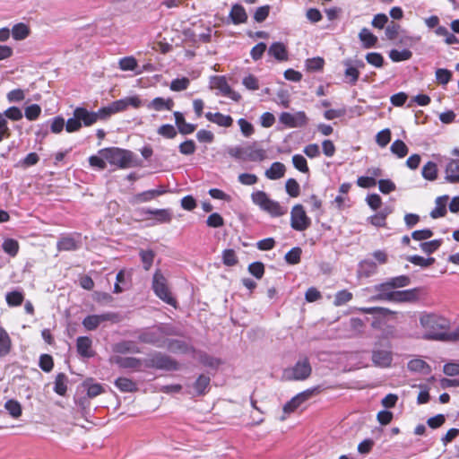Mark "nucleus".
Wrapping results in <instances>:
<instances>
[{
  "mask_svg": "<svg viewBox=\"0 0 459 459\" xmlns=\"http://www.w3.org/2000/svg\"><path fill=\"white\" fill-rule=\"evenodd\" d=\"M205 117L208 121L223 127H230L233 124V118L230 116L220 112H207Z\"/></svg>",
  "mask_w": 459,
  "mask_h": 459,
  "instance_id": "obj_21",
  "label": "nucleus"
},
{
  "mask_svg": "<svg viewBox=\"0 0 459 459\" xmlns=\"http://www.w3.org/2000/svg\"><path fill=\"white\" fill-rule=\"evenodd\" d=\"M366 60L368 64L377 68H380L384 65V57L380 53L371 52L366 55Z\"/></svg>",
  "mask_w": 459,
  "mask_h": 459,
  "instance_id": "obj_60",
  "label": "nucleus"
},
{
  "mask_svg": "<svg viewBox=\"0 0 459 459\" xmlns=\"http://www.w3.org/2000/svg\"><path fill=\"white\" fill-rule=\"evenodd\" d=\"M67 377L64 373L56 375L55 379L54 391L59 395H65L67 390Z\"/></svg>",
  "mask_w": 459,
  "mask_h": 459,
  "instance_id": "obj_44",
  "label": "nucleus"
},
{
  "mask_svg": "<svg viewBox=\"0 0 459 459\" xmlns=\"http://www.w3.org/2000/svg\"><path fill=\"white\" fill-rule=\"evenodd\" d=\"M3 250L11 256H15L19 251V244L15 239L7 238L3 242Z\"/></svg>",
  "mask_w": 459,
  "mask_h": 459,
  "instance_id": "obj_48",
  "label": "nucleus"
},
{
  "mask_svg": "<svg viewBox=\"0 0 459 459\" xmlns=\"http://www.w3.org/2000/svg\"><path fill=\"white\" fill-rule=\"evenodd\" d=\"M138 340L143 343L155 345L159 348L166 346L165 330L161 325L138 330Z\"/></svg>",
  "mask_w": 459,
  "mask_h": 459,
  "instance_id": "obj_8",
  "label": "nucleus"
},
{
  "mask_svg": "<svg viewBox=\"0 0 459 459\" xmlns=\"http://www.w3.org/2000/svg\"><path fill=\"white\" fill-rule=\"evenodd\" d=\"M408 369L411 372H418L428 375L431 372V368L421 359H413L408 362Z\"/></svg>",
  "mask_w": 459,
  "mask_h": 459,
  "instance_id": "obj_31",
  "label": "nucleus"
},
{
  "mask_svg": "<svg viewBox=\"0 0 459 459\" xmlns=\"http://www.w3.org/2000/svg\"><path fill=\"white\" fill-rule=\"evenodd\" d=\"M346 69L344 71V75L349 79V82L351 85H355L359 77V71L357 70V67L352 66V61L348 59L343 62Z\"/></svg>",
  "mask_w": 459,
  "mask_h": 459,
  "instance_id": "obj_36",
  "label": "nucleus"
},
{
  "mask_svg": "<svg viewBox=\"0 0 459 459\" xmlns=\"http://www.w3.org/2000/svg\"><path fill=\"white\" fill-rule=\"evenodd\" d=\"M90 113L95 115L94 124L99 120H105L115 114L111 103L107 106L100 108L98 111H90Z\"/></svg>",
  "mask_w": 459,
  "mask_h": 459,
  "instance_id": "obj_49",
  "label": "nucleus"
},
{
  "mask_svg": "<svg viewBox=\"0 0 459 459\" xmlns=\"http://www.w3.org/2000/svg\"><path fill=\"white\" fill-rule=\"evenodd\" d=\"M174 117H175V122L178 128V131L182 134H190L195 130L196 126L194 124L186 122L184 115L181 112L175 111Z\"/></svg>",
  "mask_w": 459,
  "mask_h": 459,
  "instance_id": "obj_24",
  "label": "nucleus"
},
{
  "mask_svg": "<svg viewBox=\"0 0 459 459\" xmlns=\"http://www.w3.org/2000/svg\"><path fill=\"white\" fill-rule=\"evenodd\" d=\"M442 242L443 241L441 238L434 239L428 242H422L420 243V247L424 253L430 255L440 247Z\"/></svg>",
  "mask_w": 459,
  "mask_h": 459,
  "instance_id": "obj_52",
  "label": "nucleus"
},
{
  "mask_svg": "<svg viewBox=\"0 0 459 459\" xmlns=\"http://www.w3.org/2000/svg\"><path fill=\"white\" fill-rule=\"evenodd\" d=\"M286 169L284 164L279 161L273 162L271 167L265 170V177L271 180H276L282 178L285 174Z\"/></svg>",
  "mask_w": 459,
  "mask_h": 459,
  "instance_id": "obj_30",
  "label": "nucleus"
},
{
  "mask_svg": "<svg viewBox=\"0 0 459 459\" xmlns=\"http://www.w3.org/2000/svg\"><path fill=\"white\" fill-rule=\"evenodd\" d=\"M372 362L378 368H388L393 361L392 347L389 342L385 345L376 343L372 350Z\"/></svg>",
  "mask_w": 459,
  "mask_h": 459,
  "instance_id": "obj_9",
  "label": "nucleus"
},
{
  "mask_svg": "<svg viewBox=\"0 0 459 459\" xmlns=\"http://www.w3.org/2000/svg\"><path fill=\"white\" fill-rule=\"evenodd\" d=\"M174 100L171 98L156 97L152 100L145 104L147 109L158 112L170 111L174 108Z\"/></svg>",
  "mask_w": 459,
  "mask_h": 459,
  "instance_id": "obj_18",
  "label": "nucleus"
},
{
  "mask_svg": "<svg viewBox=\"0 0 459 459\" xmlns=\"http://www.w3.org/2000/svg\"><path fill=\"white\" fill-rule=\"evenodd\" d=\"M82 240L80 234L62 236L57 243L58 251H75L81 247Z\"/></svg>",
  "mask_w": 459,
  "mask_h": 459,
  "instance_id": "obj_14",
  "label": "nucleus"
},
{
  "mask_svg": "<svg viewBox=\"0 0 459 459\" xmlns=\"http://www.w3.org/2000/svg\"><path fill=\"white\" fill-rule=\"evenodd\" d=\"M91 340L87 336H80L76 341V348L78 353L84 358H91L93 356L91 351Z\"/></svg>",
  "mask_w": 459,
  "mask_h": 459,
  "instance_id": "obj_23",
  "label": "nucleus"
},
{
  "mask_svg": "<svg viewBox=\"0 0 459 459\" xmlns=\"http://www.w3.org/2000/svg\"><path fill=\"white\" fill-rule=\"evenodd\" d=\"M210 377L204 374L200 375L194 384V389L196 395H203L206 393L210 385Z\"/></svg>",
  "mask_w": 459,
  "mask_h": 459,
  "instance_id": "obj_38",
  "label": "nucleus"
},
{
  "mask_svg": "<svg viewBox=\"0 0 459 459\" xmlns=\"http://www.w3.org/2000/svg\"><path fill=\"white\" fill-rule=\"evenodd\" d=\"M5 300L9 307H18L24 300L23 292L21 290H13L5 294Z\"/></svg>",
  "mask_w": 459,
  "mask_h": 459,
  "instance_id": "obj_40",
  "label": "nucleus"
},
{
  "mask_svg": "<svg viewBox=\"0 0 459 459\" xmlns=\"http://www.w3.org/2000/svg\"><path fill=\"white\" fill-rule=\"evenodd\" d=\"M412 53L409 49H392L389 53V57L393 62H402L411 59Z\"/></svg>",
  "mask_w": 459,
  "mask_h": 459,
  "instance_id": "obj_45",
  "label": "nucleus"
},
{
  "mask_svg": "<svg viewBox=\"0 0 459 459\" xmlns=\"http://www.w3.org/2000/svg\"><path fill=\"white\" fill-rule=\"evenodd\" d=\"M4 408L13 418H18L22 415V406L15 400H8L4 404Z\"/></svg>",
  "mask_w": 459,
  "mask_h": 459,
  "instance_id": "obj_50",
  "label": "nucleus"
},
{
  "mask_svg": "<svg viewBox=\"0 0 459 459\" xmlns=\"http://www.w3.org/2000/svg\"><path fill=\"white\" fill-rule=\"evenodd\" d=\"M302 250L299 247H295L291 248L289 252L285 255V261L289 264H297L300 261V255H301Z\"/></svg>",
  "mask_w": 459,
  "mask_h": 459,
  "instance_id": "obj_51",
  "label": "nucleus"
},
{
  "mask_svg": "<svg viewBox=\"0 0 459 459\" xmlns=\"http://www.w3.org/2000/svg\"><path fill=\"white\" fill-rule=\"evenodd\" d=\"M166 192L165 189H151L147 191H143L134 195V201L137 203H146L157 196L163 195Z\"/></svg>",
  "mask_w": 459,
  "mask_h": 459,
  "instance_id": "obj_35",
  "label": "nucleus"
},
{
  "mask_svg": "<svg viewBox=\"0 0 459 459\" xmlns=\"http://www.w3.org/2000/svg\"><path fill=\"white\" fill-rule=\"evenodd\" d=\"M281 124L289 128L302 127L307 124V117L304 111H298L294 114L282 112L279 117Z\"/></svg>",
  "mask_w": 459,
  "mask_h": 459,
  "instance_id": "obj_12",
  "label": "nucleus"
},
{
  "mask_svg": "<svg viewBox=\"0 0 459 459\" xmlns=\"http://www.w3.org/2000/svg\"><path fill=\"white\" fill-rule=\"evenodd\" d=\"M211 84L212 88L219 90L223 96L229 97L234 101L240 100L241 95L231 89L224 76L213 77Z\"/></svg>",
  "mask_w": 459,
  "mask_h": 459,
  "instance_id": "obj_13",
  "label": "nucleus"
},
{
  "mask_svg": "<svg viewBox=\"0 0 459 459\" xmlns=\"http://www.w3.org/2000/svg\"><path fill=\"white\" fill-rule=\"evenodd\" d=\"M197 359L204 366L211 368H217L221 363L220 359L210 356L206 352H199Z\"/></svg>",
  "mask_w": 459,
  "mask_h": 459,
  "instance_id": "obj_41",
  "label": "nucleus"
},
{
  "mask_svg": "<svg viewBox=\"0 0 459 459\" xmlns=\"http://www.w3.org/2000/svg\"><path fill=\"white\" fill-rule=\"evenodd\" d=\"M10 31L15 40H22L26 39L30 34L29 27L22 22L13 25Z\"/></svg>",
  "mask_w": 459,
  "mask_h": 459,
  "instance_id": "obj_37",
  "label": "nucleus"
},
{
  "mask_svg": "<svg viewBox=\"0 0 459 459\" xmlns=\"http://www.w3.org/2000/svg\"><path fill=\"white\" fill-rule=\"evenodd\" d=\"M145 365L148 368L169 371L178 369V365L176 360L160 352L152 355L148 359H146Z\"/></svg>",
  "mask_w": 459,
  "mask_h": 459,
  "instance_id": "obj_11",
  "label": "nucleus"
},
{
  "mask_svg": "<svg viewBox=\"0 0 459 459\" xmlns=\"http://www.w3.org/2000/svg\"><path fill=\"white\" fill-rule=\"evenodd\" d=\"M229 16L235 25L245 23L247 21V13L245 8L239 4L232 5Z\"/></svg>",
  "mask_w": 459,
  "mask_h": 459,
  "instance_id": "obj_22",
  "label": "nucleus"
},
{
  "mask_svg": "<svg viewBox=\"0 0 459 459\" xmlns=\"http://www.w3.org/2000/svg\"><path fill=\"white\" fill-rule=\"evenodd\" d=\"M285 189L290 197H297L300 193V186L296 179L289 178L285 184Z\"/></svg>",
  "mask_w": 459,
  "mask_h": 459,
  "instance_id": "obj_56",
  "label": "nucleus"
},
{
  "mask_svg": "<svg viewBox=\"0 0 459 459\" xmlns=\"http://www.w3.org/2000/svg\"><path fill=\"white\" fill-rule=\"evenodd\" d=\"M137 67V61L133 56H126L119 60V68L122 71H134Z\"/></svg>",
  "mask_w": 459,
  "mask_h": 459,
  "instance_id": "obj_58",
  "label": "nucleus"
},
{
  "mask_svg": "<svg viewBox=\"0 0 459 459\" xmlns=\"http://www.w3.org/2000/svg\"><path fill=\"white\" fill-rule=\"evenodd\" d=\"M11 338L7 332L0 326V357H4L10 352Z\"/></svg>",
  "mask_w": 459,
  "mask_h": 459,
  "instance_id": "obj_39",
  "label": "nucleus"
},
{
  "mask_svg": "<svg viewBox=\"0 0 459 459\" xmlns=\"http://www.w3.org/2000/svg\"><path fill=\"white\" fill-rule=\"evenodd\" d=\"M448 195L438 196L435 201V208L430 212V217L437 219L444 217L446 214V204Z\"/></svg>",
  "mask_w": 459,
  "mask_h": 459,
  "instance_id": "obj_28",
  "label": "nucleus"
},
{
  "mask_svg": "<svg viewBox=\"0 0 459 459\" xmlns=\"http://www.w3.org/2000/svg\"><path fill=\"white\" fill-rule=\"evenodd\" d=\"M312 368L307 358L299 359L294 366L283 370V378L289 381H303L309 377Z\"/></svg>",
  "mask_w": 459,
  "mask_h": 459,
  "instance_id": "obj_7",
  "label": "nucleus"
},
{
  "mask_svg": "<svg viewBox=\"0 0 459 459\" xmlns=\"http://www.w3.org/2000/svg\"><path fill=\"white\" fill-rule=\"evenodd\" d=\"M390 151L393 154L397 156L399 159L404 158L409 152L407 145L402 140H395L390 147Z\"/></svg>",
  "mask_w": 459,
  "mask_h": 459,
  "instance_id": "obj_43",
  "label": "nucleus"
},
{
  "mask_svg": "<svg viewBox=\"0 0 459 459\" xmlns=\"http://www.w3.org/2000/svg\"><path fill=\"white\" fill-rule=\"evenodd\" d=\"M248 272L256 279H261L264 273V266L261 262H253L248 265Z\"/></svg>",
  "mask_w": 459,
  "mask_h": 459,
  "instance_id": "obj_63",
  "label": "nucleus"
},
{
  "mask_svg": "<svg viewBox=\"0 0 459 459\" xmlns=\"http://www.w3.org/2000/svg\"><path fill=\"white\" fill-rule=\"evenodd\" d=\"M377 263L372 260L365 259V260L361 261L359 264V273L361 276L370 277V276L374 275L377 273Z\"/></svg>",
  "mask_w": 459,
  "mask_h": 459,
  "instance_id": "obj_33",
  "label": "nucleus"
},
{
  "mask_svg": "<svg viewBox=\"0 0 459 459\" xmlns=\"http://www.w3.org/2000/svg\"><path fill=\"white\" fill-rule=\"evenodd\" d=\"M421 175L427 180H435L437 177V164L433 161H428L422 168Z\"/></svg>",
  "mask_w": 459,
  "mask_h": 459,
  "instance_id": "obj_42",
  "label": "nucleus"
},
{
  "mask_svg": "<svg viewBox=\"0 0 459 459\" xmlns=\"http://www.w3.org/2000/svg\"><path fill=\"white\" fill-rule=\"evenodd\" d=\"M359 39L364 48H370L376 46L377 38L368 29L363 28L359 33Z\"/></svg>",
  "mask_w": 459,
  "mask_h": 459,
  "instance_id": "obj_34",
  "label": "nucleus"
},
{
  "mask_svg": "<svg viewBox=\"0 0 459 459\" xmlns=\"http://www.w3.org/2000/svg\"><path fill=\"white\" fill-rule=\"evenodd\" d=\"M446 180L449 183H459V160H451L446 168Z\"/></svg>",
  "mask_w": 459,
  "mask_h": 459,
  "instance_id": "obj_26",
  "label": "nucleus"
},
{
  "mask_svg": "<svg viewBox=\"0 0 459 459\" xmlns=\"http://www.w3.org/2000/svg\"><path fill=\"white\" fill-rule=\"evenodd\" d=\"M407 260L414 265H418L423 268L429 267L435 263L434 257L424 258L423 256L418 255H410L407 257Z\"/></svg>",
  "mask_w": 459,
  "mask_h": 459,
  "instance_id": "obj_47",
  "label": "nucleus"
},
{
  "mask_svg": "<svg viewBox=\"0 0 459 459\" xmlns=\"http://www.w3.org/2000/svg\"><path fill=\"white\" fill-rule=\"evenodd\" d=\"M391 141V131L388 128L383 129L376 135V142L380 147H385Z\"/></svg>",
  "mask_w": 459,
  "mask_h": 459,
  "instance_id": "obj_59",
  "label": "nucleus"
},
{
  "mask_svg": "<svg viewBox=\"0 0 459 459\" xmlns=\"http://www.w3.org/2000/svg\"><path fill=\"white\" fill-rule=\"evenodd\" d=\"M420 324L424 330V339L446 341L450 326L447 318L433 313H425L420 316Z\"/></svg>",
  "mask_w": 459,
  "mask_h": 459,
  "instance_id": "obj_1",
  "label": "nucleus"
},
{
  "mask_svg": "<svg viewBox=\"0 0 459 459\" xmlns=\"http://www.w3.org/2000/svg\"><path fill=\"white\" fill-rule=\"evenodd\" d=\"M292 163L295 169H297L302 173H307L309 171L307 160L301 154L293 155Z\"/></svg>",
  "mask_w": 459,
  "mask_h": 459,
  "instance_id": "obj_54",
  "label": "nucleus"
},
{
  "mask_svg": "<svg viewBox=\"0 0 459 459\" xmlns=\"http://www.w3.org/2000/svg\"><path fill=\"white\" fill-rule=\"evenodd\" d=\"M377 294L371 298L373 301H390L393 289L387 281L374 286Z\"/></svg>",
  "mask_w": 459,
  "mask_h": 459,
  "instance_id": "obj_20",
  "label": "nucleus"
},
{
  "mask_svg": "<svg viewBox=\"0 0 459 459\" xmlns=\"http://www.w3.org/2000/svg\"><path fill=\"white\" fill-rule=\"evenodd\" d=\"M251 200L262 211L269 213L272 217H281L287 213L288 208L282 206L279 202L274 201L262 190L255 191L251 194Z\"/></svg>",
  "mask_w": 459,
  "mask_h": 459,
  "instance_id": "obj_2",
  "label": "nucleus"
},
{
  "mask_svg": "<svg viewBox=\"0 0 459 459\" xmlns=\"http://www.w3.org/2000/svg\"><path fill=\"white\" fill-rule=\"evenodd\" d=\"M116 353H139L140 348L133 341H122L113 346Z\"/></svg>",
  "mask_w": 459,
  "mask_h": 459,
  "instance_id": "obj_29",
  "label": "nucleus"
},
{
  "mask_svg": "<svg viewBox=\"0 0 459 459\" xmlns=\"http://www.w3.org/2000/svg\"><path fill=\"white\" fill-rule=\"evenodd\" d=\"M268 54L278 61H285L288 59L287 48L281 42H273L269 47Z\"/></svg>",
  "mask_w": 459,
  "mask_h": 459,
  "instance_id": "obj_27",
  "label": "nucleus"
},
{
  "mask_svg": "<svg viewBox=\"0 0 459 459\" xmlns=\"http://www.w3.org/2000/svg\"><path fill=\"white\" fill-rule=\"evenodd\" d=\"M393 290L403 288L411 283V279L407 275H400L396 277L389 278L386 281Z\"/></svg>",
  "mask_w": 459,
  "mask_h": 459,
  "instance_id": "obj_46",
  "label": "nucleus"
},
{
  "mask_svg": "<svg viewBox=\"0 0 459 459\" xmlns=\"http://www.w3.org/2000/svg\"><path fill=\"white\" fill-rule=\"evenodd\" d=\"M152 288L159 299L176 307L177 300L172 297L168 285V281L160 270H157L152 276Z\"/></svg>",
  "mask_w": 459,
  "mask_h": 459,
  "instance_id": "obj_6",
  "label": "nucleus"
},
{
  "mask_svg": "<svg viewBox=\"0 0 459 459\" xmlns=\"http://www.w3.org/2000/svg\"><path fill=\"white\" fill-rule=\"evenodd\" d=\"M435 74L437 82L442 85H446L452 78V72L445 68L437 69Z\"/></svg>",
  "mask_w": 459,
  "mask_h": 459,
  "instance_id": "obj_57",
  "label": "nucleus"
},
{
  "mask_svg": "<svg viewBox=\"0 0 459 459\" xmlns=\"http://www.w3.org/2000/svg\"><path fill=\"white\" fill-rule=\"evenodd\" d=\"M139 255L141 257V261L143 264L144 270L148 271L152 265L153 259L155 256L154 252L151 249L141 250Z\"/></svg>",
  "mask_w": 459,
  "mask_h": 459,
  "instance_id": "obj_53",
  "label": "nucleus"
},
{
  "mask_svg": "<svg viewBox=\"0 0 459 459\" xmlns=\"http://www.w3.org/2000/svg\"><path fill=\"white\" fill-rule=\"evenodd\" d=\"M41 114V108L38 104H31L25 108V117L28 120H36Z\"/></svg>",
  "mask_w": 459,
  "mask_h": 459,
  "instance_id": "obj_64",
  "label": "nucleus"
},
{
  "mask_svg": "<svg viewBox=\"0 0 459 459\" xmlns=\"http://www.w3.org/2000/svg\"><path fill=\"white\" fill-rule=\"evenodd\" d=\"M115 385L123 393H133L138 390L137 384L127 377L117 378Z\"/></svg>",
  "mask_w": 459,
  "mask_h": 459,
  "instance_id": "obj_32",
  "label": "nucleus"
},
{
  "mask_svg": "<svg viewBox=\"0 0 459 459\" xmlns=\"http://www.w3.org/2000/svg\"><path fill=\"white\" fill-rule=\"evenodd\" d=\"M143 213L155 218L157 223H169L172 220V212L169 209H143Z\"/></svg>",
  "mask_w": 459,
  "mask_h": 459,
  "instance_id": "obj_19",
  "label": "nucleus"
},
{
  "mask_svg": "<svg viewBox=\"0 0 459 459\" xmlns=\"http://www.w3.org/2000/svg\"><path fill=\"white\" fill-rule=\"evenodd\" d=\"M112 361L122 368H137L142 363L138 358L121 356H114Z\"/></svg>",
  "mask_w": 459,
  "mask_h": 459,
  "instance_id": "obj_25",
  "label": "nucleus"
},
{
  "mask_svg": "<svg viewBox=\"0 0 459 459\" xmlns=\"http://www.w3.org/2000/svg\"><path fill=\"white\" fill-rule=\"evenodd\" d=\"M116 317V314L108 312L101 315H91L87 316L82 320V325L88 331H93L98 328V326L105 321L113 320Z\"/></svg>",
  "mask_w": 459,
  "mask_h": 459,
  "instance_id": "obj_15",
  "label": "nucleus"
},
{
  "mask_svg": "<svg viewBox=\"0 0 459 459\" xmlns=\"http://www.w3.org/2000/svg\"><path fill=\"white\" fill-rule=\"evenodd\" d=\"M351 299L352 293L346 290H342L335 294L333 304L337 307H340L348 303L350 300H351Z\"/></svg>",
  "mask_w": 459,
  "mask_h": 459,
  "instance_id": "obj_55",
  "label": "nucleus"
},
{
  "mask_svg": "<svg viewBox=\"0 0 459 459\" xmlns=\"http://www.w3.org/2000/svg\"><path fill=\"white\" fill-rule=\"evenodd\" d=\"M99 154L103 156L109 164L121 169H127L132 166L134 154L130 151L119 148H106L99 151Z\"/></svg>",
  "mask_w": 459,
  "mask_h": 459,
  "instance_id": "obj_4",
  "label": "nucleus"
},
{
  "mask_svg": "<svg viewBox=\"0 0 459 459\" xmlns=\"http://www.w3.org/2000/svg\"><path fill=\"white\" fill-rule=\"evenodd\" d=\"M190 83V81L186 77L177 78L170 83V90L173 91H181L186 90Z\"/></svg>",
  "mask_w": 459,
  "mask_h": 459,
  "instance_id": "obj_62",
  "label": "nucleus"
},
{
  "mask_svg": "<svg viewBox=\"0 0 459 459\" xmlns=\"http://www.w3.org/2000/svg\"><path fill=\"white\" fill-rule=\"evenodd\" d=\"M111 105L116 114L126 110L128 107L138 108L143 106V103L137 95H134L115 100L111 103Z\"/></svg>",
  "mask_w": 459,
  "mask_h": 459,
  "instance_id": "obj_16",
  "label": "nucleus"
},
{
  "mask_svg": "<svg viewBox=\"0 0 459 459\" xmlns=\"http://www.w3.org/2000/svg\"><path fill=\"white\" fill-rule=\"evenodd\" d=\"M316 390V388L314 389H307L297 395H295L293 398H291L290 401H289L284 406H283V411L285 413H290L294 411L297 408H299L304 402L308 400L313 393Z\"/></svg>",
  "mask_w": 459,
  "mask_h": 459,
  "instance_id": "obj_17",
  "label": "nucleus"
},
{
  "mask_svg": "<svg viewBox=\"0 0 459 459\" xmlns=\"http://www.w3.org/2000/svg\"><path fill=\"white\" fill-rule=\"evenodd\" d=\"M222 262L227 266H233L238 264V257L233 249H225L222 253Z\"/></svg>",
  "mask_w": 459,
  "mask_h": 459,
  "instance_id": "obj_61",
  "label": "nucleus"
},
{
  "mask_svg": "<svg viewBox=\"0 0 459 459\" xmlns=\"http://www.w3.org/2000/svg\"><path fill=\"white\" fill-rule=\"evenodd\" d=\"M228 154L242 161H263L266 159V152L257 148L255 143L247 146H230L227 149Z\"/></svg>",
  "mask_w": 459,
  "mask_h": 459,
  "instance_id": "obj_3",
  "label": "nucleus"
},
{
  "mask_svg": "<svg viewBox=\"0 0 459 459\" xmlns=\"http://www.w3.org/2000/svg\"><path fill=\"white\" fill-rule=\"evenodd\" d=\"M95 115L90 113L85 108L77 107L74 109L73 117L65 122V130L67 133L79 131L82 126H91L94 124Z\"/></svg>",
  "mask_w": 459,
  "mask_h": 459,
  "instance_id": "obj_5",
  "label": "nucleus"
},
{
  "mask_svg": "<svg viewBox=\"0 0 459 459\" xmlns=\"http://www.w3.org/2000/svg\"><path fill=\"white\" fill-rule=\"evenodd\" d=\"M311 225V220L307 215L301 204H296L290 212V226L297 231H304Z\"/></svg>",
  "mask_w": 459,
  "mask_h": 459,
  "instance_id": "obj_10",
  "label": "nucleus"
}]
</instances>
